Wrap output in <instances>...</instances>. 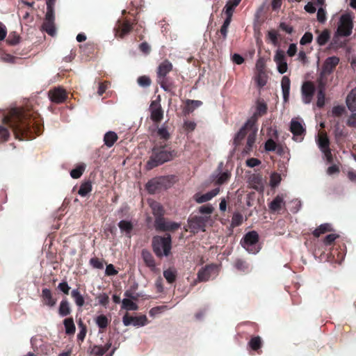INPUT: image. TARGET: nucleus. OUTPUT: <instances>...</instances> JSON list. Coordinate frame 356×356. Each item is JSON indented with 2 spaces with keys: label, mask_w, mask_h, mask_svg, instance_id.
Masks as SVG:
<instances>
[{
  "label": "nucleus",
  "mask_w": 356,
  "mask_h": 356,
  "mask_svg": "<svg viewBox=\"0 0 356 356\" xmlns=\"http://www.w3.org/2000/svg\"><path fill=\"white\" fill-rule=\"evenodd\" d=\"M3 122L13 129L15 138L20 140H24L22 136L26 133L31 124L28 114L17 108L12 109L9 115L4 118Z\"/></svg>",
  "instance_id": "obj_1"
},
{
  "label": "nucleus",
  "mask_w": 356,
  "mask_h": 356,
  "mask_svg": "<svg viewBox=\"0 0 356 356\" xmlns=\"http://www.w3.org/2000/svg\"><path fill=\"white\" fill-rule=\"evenodd\" d=\"M177 156L175 151L165 150L164 147H154L152 153L147 162L146 168L152 170L163 163L171 161Z\"/></svg>",
  "instance_id": "obj_2"
},
{
  "label": "nucleus",
  "mask_w": 356,
  "mask_h": 356,
  "mask_svg": "<svg viewBox=\"0 0 356 356\" xmlns=\"http://www.w3.org/2000/svg\"><path fill=\"white\" fill-rule=\"evenodd\" d=\"M172 240L170 234L166 236H156L152 238L154 252L159 257H167L170 253Z\"/></svg>",
  "instance_id": "obj_3"
},
{
  "label": "nucleus",
  "mask_w": 356,
  "mask_h": 356,
  "mask_svg": "<svg viewBox=\"0 0 356 356\" xmlns=\"http://www.w3.org/2000/svg\"><path fill=\"white\" fill-rule=\"evenodd\" d=\"M259 238V234L256 231H250L244 235L240 243L248 253L255 254L261 250Z\"/></svg>",
  "instance_id": "obj_4"
},
{
  "label": "nucleus",
  "mask_w": 356,
  "mask_h": 356,
  "mask_svg": "<svg viewBox=\"0 0 356 356\" xmlns=\"http://www.w3.org/2000/svg\"><path fill=\"white\" fill-rule=\"evenodd\" d=\"M353 28V17L350 14L342 15L339 19L337 34L347 37L351 35Z\"/></svg>",
  "instance_id": "obj_5"
},
{
  "label": "nucleus",
  "mask_w": 356,
  "mask_h": 356,
  "mask_svg": "<svg viewBox=\"0 0 356 356\" xmlns=\"http://www.w3.org/2000/svg\"><path fill=\"white\" fill-rule=\"evenodd\" d=\"M210 219V216H193L188 220V225L191 232L197 233L200 231L204 232L206 224Z\"/></svg>",
  "instance_id": "obj_6"
},
{
  "label": "nucleus",
  "mask_w": 356,
  "mask_h": 356,
  "mask_svg": "<svg viewBox=\"0 0 356 356\" xmlns=\"http://www.w3.org/2000/svg\"><path fill=\"white\" fill-rule=\"evenodd\" d=\"M169 182L168 177H161L149 181L146 184V189L149 193L154 194L162 188H167V183Z\"/></svg>",
  "instance_id": "obj_7"
},
{
  "label": "nucleus",
  "mask_w": 356,
  "mask_h": 356,
  "mask_svg": "<svg viewBox=\"0 0 356 356\" xmlns=\"http://www.w3.org/2000/svg\"><path fill=\"white\" fill-rule=\"evenodd\" d=\"M339 63V58L337 56H330L325 59L322 67L320 74L321 80L323 81L327 75H330Z\"/></svg>",
  "instance_id": "obj_8"
},
{
  "label": "nucleus",
  "mask_w": 356,
  "mask_h": 356,
  "mask_svg": "<svg viewBox=\"0 0 356 356\" xmlns=\"http://www.w3.org/2000/svg\"><path fill=\"white\" fill-rule=\"evenodd\" d=\"M154 227L157 231L160 232L172 231L178 229L180 227V224L166 221L163 216H160L155 218Z\"/></svg>",
  "instance_id": "obj_9"
},
{
  "label": "nucleus",
  "mask_w": 356,
  "mask_h": 356,
  "mask_svg": "<svg viewBox=\"0 0 356 356\" xmlns=\"http://www.w3.org/2000/svg\"><path fill=\"white\" fill-rule=\"evenodd\" d=\"M150 118L154 122H160L163 118V111L159 100L152 101L149 106Z\"/></svg>",
  "instance_id": "obj_10"
},
{
  "label": "nucleus",
  "mask_w": 356,
  "mask_h": 356,
  "mask_svg": "<svg viewBox=\"0 0 356 356\" xmlns=\"http://www.w3.org/2000/svg\"><path fill=\"white\" fill-rule=\"evenodd\" d=\"M315 92V87L312 82H305L301 88L302 100L304 104L311 103Z\"/></svg>",
  "instance_id": "obj_11"
},
{
  "label": "nucleus",
  "mask_w": 356,
  "mask_h": 356,
  "mask_svg": "<svg viewBox=\"0 0 356 356\" xmlns=\"http://www.w3.org/2000/svg\"><path fill=\"white\" fill-rule=\"evenodd\" d=\"M254 121L252 120H248L245 124L240 129L238 132L236 134L234 138V145L235 147H238L241 144L242 140L244 139L245 136H248V131L252 128Z\"/></svg>",
  "instance_id": "obj_12"
},
{
  "label": "nucleus",
  "mask_w": 356,
  "mask_h": 356,
  "mask_svg": "<svg viewBox=\"0 0 356 356\" xmlns=\"http://www.w3.org/2000/svg\"><path fill=\"white\" fill-rule=\"evenodd\" d=\"M122 322L125 326L133 325L134 326L141 327L147 324V318L145 315L130 316L128 314H126L122 318Z\"/></svg>",
  "instance_id": "obj_13"
},
{
  "label": "nucleus",
  "mask_w": 356,
  "mask_h": 356,
  "mask_svg": "<svg viewBox=\"0 0 356 356\" xmlns=\"http://www.w3.org/2000/svg\"><path fill=\"white\" fill-rule=\"evenodd\" d=\"M217 267L215 265H208L199 270L197 280L198 282H207L216 273Z\"/></svg>",
  "instance_id": "obj_14"
},
{
  "label": "nucleus",
  "mask_w": 356,
  "mask_h": 356,
  "mask_svg": "<svg viewBox=\"0 0 356 356\" xmlns=\"http://www.w3.org/2000/svg\"><path fill=\"white\" fill-rule=\"evenodd\" d=\"M55 14L46 13L44 21L42 24V29L49 35L54 36L56 34Z\"/></svg>",
  "instance_id": "obj_15"
},
{
  "label": "nucleus",
  "mask_w": 356,
  "mask_h": 356,
  "mask_svg": "<svg viewBox=\"0 0 356 356\" xmlns=\"http://www.w3.org/2000/svg\"><path fill=\"white\" fill-rule=\"evenodd\" d=\"M257 132V129L255 127V123H254L252 128L248 131L246 145L242 151L243 154H248L252 151V148L256 140Z\"/></svg>",
  "instance_id": "obj_16"
},
{
  "label": "nucleus",
  "mask_w": 356,
  "mask_h": 356,
  "mask_svg": "<svg viewBox=\"0 0 356 356\" xmlns=\"http://www.w3.org/2000/svg\"><path fill=\"white\" fill-rule=\"evenodd\" d=\"M250 186L257 191L263 192L264 189V181L259 174H252L248 178Z\"/></svg>",
  "instance_id": "obj_17"
},
{
  "label": "nucleus",
  "mask_w": 356,
  "mask_h": 356,
  "mask_svg": "<svg viewBox=\"0 0 356 356\" xmlns=\"http://www.w3.org/2000/svg\"><path fill=\"white\" fill-rule=\"evenodd\" d=\"M222 163H220L218 167L217 171L218 172L216 174L213 175V181L216 184L221 185L227 182L230 177L231 173L226 170L225 172H222Z\"/></svg>",
  "instance_id": "obj_18"
},
{
  "label": "nucleus",
  "mask_w": 356,
  "mask_h": 356,
  "mask_svg": "<svg viewBox=\"0 0 356 356\" xmlns=\"http://www.w3.org/2000/svg\"><path fill=\"white\" fill-rule=\"evenodd\" d=\"M290 131L293 134V138H296V140H298V137L305 135L306 132V130L303 127L302 122L295 118H293L291 121Z\"/></svg>",
  "instance_id": "obj_19"
},
{
  "label": "nucleus",
  "mask_w": 356,
  "mask_h": 356,
  "mask_svg": "<svg viewBox=\"0 0 356 356\" xmlns=\"http://www.w3.org/2000/svg\"><path fill=\"white\" fill-rule=\"evenodd\" d=\"M49 97L51 102L60 104L65 100L66 92L64 89L57 88L49 92Z\"/></svg>",
  "instance_id": "obj_20"
},
{
  "label": "nucleus",
  "mask_w": 356,
  "mask_h": 356,
  "mask_svg": "<svg viewBox=\"0 0 356 356\" xmlns=\"http://www.w3.org/2000/svg\"><path fill=\"white\" fill-rule=\"evenodd\" d=\"M220 192V188H216L205 194L196 193L194 195L195 201L198 204H202L211 200L213 197L216 196Z\"/></svg>",
  "instance_id": "obj_21"
},
{
  "label": "nucleus",
  "mask_w": 356,
  "mask_h": 356,
  "mask_svg": "<svg viewBox=\"0 0 356 356\" xmlns=\"http://www.w3.org/2000/svg\"><path fill=\"white\" fill-rule=\"evenodd\" d=\"M172 70V64L168 60L162 62L158 67L157 79H168L167 74Z\"/></svg>",
  "instance_id": "obj_22"
},
{
  "label": "nucleus",
  "mask_w": 356,
  "mask_h": 356,
  "mask_svg": "<svg viewBox=\"0 0 356 356\" xmlns=\"http://www.w3.org/2000/svg\"><path fill=\"white\" fill-rule=\"evenodd\" d=\"M291 81L288 76H284L281 81V87L284 102H288L290 93Z\"/></svg>",
  "instance_id": "obj_23"
},
{
  "label": "nucleus",
  "mask_w": 356,
  "mask_h": 356,
  "mask_svg": "<svg viewBox=\"0 0 356 356\" xmlns=\"http://www.w3.org/2000/svg\"><path fill=\"white\" fill-rule=\"evenodd\" d=\"M42 298L44 305L53 307L56 303V300L53 298L51 291L49 289H43L42 291Z\"/></svg>",
  "instance_id": "obj_24"
},
{
  "label": "nucleus",
  "mask_w": 356,
  "mask_h": 356,
  "mask_svg": "<svg viewBox=\"0 0 356 356\" xmlns=\"http://www.w3.org/2000/svg\"><path fill=\"white\" fill-rule=\"evenodd\" d=\"M346 103L348 108L351 112L356 111V88L353 89L348 95L346 99Z\"/></svg>",
  "instance_id": "obj_25"
},
{
  "label": "nucleus",
  "mask_w": 356,
  "mask_h": 356,
  "mask_svg": "<svg viewBox=\"0 0 356 356\" xmlns=\"http://www.w3.org/2000/svg\"><path fill=\"white\" fill-rule=\"evenodd\" d=\"M111 347V343L108 342L104 346H94L90 350V354L95 356H103Z\"/></svg>",
  "instance_id": "obj_26"
},
{
  "label": "nucleus",
  "mask_w": 356,
  "mask_h": 356,
  "mask_svg": "<svg viewBox=\"0 0 356 356\" xmlns=\"http://www.w3.org/2000/svg\"><path fill=\"white\" fill-rule=\"evenodd\" d=\"M149 204L150 208L152 210V213L156 218H159L160 216H163L164 214V209L162 205L156 201L149 200Z\"/></svg>",
  "instance_id": "obj_27"
},
{
  "label": "nucleus",
  "mask_w": 356,
  "mask_h": 356,
  "mask_svg": "<svg viewBox=\"0 0 356 356\" xmlns=\"http://www.w3.org/2000/svg\"><path fill=\"white\" fill-rule=\"evenodd\" d=\"M325 83L321 80L318 86V90L317 94V102L316 105L318 107L321 108L325 105Z\"/></svg>",
  "instance_id": "obj_28"
},
{
  "label": "nucleus",
  "mask_w": 356,
  "mask_h": 356,
  "mask_svg": "<svg viewBox=\"0 0 356 356\" xmlns=\"http://www.w3.org/2000/svg\"><path fill=\"white\" fill-rule=\"evenodd\" d=\"M141 256L144 262L148 267L151 268H155V261L154 257L149 250L143 249L141 252Z\"/></svg>",
  "instance_id": "obj_29"
},
{
  "label": "nucleus",
  "mask_w": 356,
  "mask_h": 356,
  "mask_svg": "<svg viewBox=\"0 0 356 356\" xmlns=\"http://www.w3.org/2000/svg\"><path fill=\"white\" fill-rule=\"evenodd\" d=\"M118 137L114 131H108L105 134L104 137V144L108 147H111L118 140Z\"/></svg>",
  "instance_id": "obj_30"
},
{
  "label": "nucleus",
  "mask_w": 356,
  "mask_h": 356,
  "mask_svg": "<svg viewBox=\"0 0 356 356\" xmlns=\"http://www.w3.org/2000/svg\"><path fill=\"white\" fill-rule=\"evenodd\" d=\"M284 204V197L282 195H277L275 199L270 203L269 208L270 210L275 211L281 209Z\"/></svg>",
  "instance_id": "obj_31"
},
{
  "label": "nucleus",
  "mask_w": 356,
  "mask_h": 356,
  "mask_svg": "<svg viewBox=\"0 0 356 356\" xmlns=\"http://www.w3.org/2000/svg\"><path fill=\"white\" fill-rule=\"evenodd\" d=\"M331 231H332V225L329 223H324L318 227L313 232V234L316 237H319L321 234Z\"/></svg>",
  "instance_id": "obj_32"
},
{
  "label": "nucleus",
  "mask_w": 356,
  "mask_h": 356,
  "mask_svg": "<svg viewBox=\"0 0 356 356\" xmlns=\"http://www.w3.org/2000/svg\"><path fill=\"white\" fill-rule=\"evenodd\" d=\"M132 27H131V25L126 22L124 23H123L118 29H117V32H116V35L122 38L124 35H126L127 33H129L131 30Z\"/></svg>",
  "instance_id": "obj_33"
},
{
  "label": "nucleus",
  "mask_w": 356,
  "mask_h": 356,
  "mask_svg": "<svg viewBox=\"0 0 356 356\" xmlns=\"http://www.w3.org/2000/svg\"><path fill=\"white\" fill-rule=\"evenodd\" d=\"M71 312V309L70 307V304L67 300H63L59 306L58 313L61 316H65L70 314Z\"/></svg>",
  "instance_id": "obj_34"
},
{
  "label": "nucleus",
  "mask_w": 356,
  "mask_h": 356,
  "mask_svg": "<svg viewBox=\"0 0 356 356\" xmlns=\"http://www.w3.org/2000/svg\"><path fill=\"white\" fill-rule=\"evenodd\" d=\"M122 308L128 311H136L138 309V307L131 299L124 298L122 300Z\"/></svg>",
  "instance_id": "obj_35"
},
{
  "label": "nucleus",
  "mask_w": 356,
  "mask_h": 356,
  "mask_svg": "<svg viewBox=\"0 0 356 356\" xmlns=\"http://www.w3.org/2000/svg\"><path fill=\"white\" fill-rule=\"evenodd\" d=\"M64 325L65 328V332L67 334H73L75 332V325L72 318H65L64 320Z\"/></svg>",
  "instance_id": "obj_36"
},
{
  "label": "nucleus",
  "mask_w": 356,
  "mask_h": 356,
  "mask_svg": "<svg viewBox=\"0 0 356 356\" xmlns=\"http://www.w3.org/2000/svg\"><path fill=\"white\" fill-rule=\"evenodd\" d=\"M330 37L329 31L325 29L318 35L316 38V42L320 46L325 45L328 42Z\"/></svg>",
  "instance_id": "obj_37"
},
{
  "label": "nucleus",
  "mask_w": 356,
  "mask_h": 356,
  "mask_svg": "<svg viewBox=\"0 0 356 356\" xmlns=\"http://www.w3.org/2000/svg\"><path fill=\"white\" fill-rule=\"evenodd\" d=\"M92 191V184L90 181L83 183L78 191L79 195L82 197L86 196Z\"/></svg>",
  "instance_id": "obj_38"
},
{
  "label": "nucleus",
  "mask_w": 356,
  "mask_h": 356,
  "mask_svg": "<svg viewBox=\"0 0 356 356\" xmlns=\"http://www.w3.org/2000/svg\"><path fill=\"white\" fill-rule=\"evenodd\" d=\"M241 0H230L227 2L225 9V14L232 15L234 9L240 3Z\"/></svg>",
  "instance_id": "obj_39"
},
{
  "label": "nucleus",
  "mask_w": 356,
  "mask_h": 356,
  "mask_svg": "<svg viewBox=\"0 0 356 356\" xmlns=\"http://www.w3.org/2000/svg\"><path fill=\"white\" fill-rule=\"evenodd\" d=\"M95 321L97 325L101 329H105L109 323L108 318L104 314L97 316Z\"/></svg>",
  "instance_id": "obj_40"
},
{
  "label": "nucleus",
  "mask_w": 356,
  "mask_h": 356,
  "mask_svg": "<svg viewBox=\"0 0 356 356\" xmlns=\"http://www.w3.org/2000/svg\"><path fill=\"white\" fill-rule=\"evenodd\" d=\"M71 296L78 307H82L84 305V298L78 289H73Z\"/></svg>",
  "instance_id": "obj_41"
},
{
  "label": "nucleus",
  "mask_w": 356,
  "mask_h": 356,
  "mask_svg": "<svg viewBox=\"0 0 356 356\" xmlns=\"http://www.w3.org/2000/svg\"><path fill=\"white\" fill-rule=\"evenodd\" d=\"M318 145L321 152L330 148V141L326 134L319 136Z\"/></svg>",
  "instance_id": "obj_42"
},
{
  "label": "nucleus",
  "mask_w": 356,
  "mask_h": 356,
  "mask_svg": "<svg viewBox=\"0 0 356 356\" xmlns=\"http://www.w3.org/2000/svg\"><path fill=\"white\" fill-rule=\"evenodd\" d=\"M118 227L122 232H124L127 234H130L133 229V225L130 221L120 220L118 223Z\"/></svg>",
  "instance_id": "obj_43"
},
{
  "label": "nucleus",
  "mask_w": 356,
  "mask_h": 356,
  "mask_svg": "<svg viewBox=\"0 0 356 356\" xmlns=\"http://www.w3.org/2000/svg\"><path fill=\"white\" fill-rule=\"evenodd\" d=\"M202 104V102L199 100H191L186 101V110L188 112H192L193 110Z\"/></svg>",
  "instance_id": "obj_44"
},
{
  "label": "nucleus",
  "mask_w": 356,
  "mask_h": 356,
  "mask_svg": "<svg viewBox=\"0 0 356 356\" xmlns=\"http://www.w3.org/2000/svg\"><path fill=\"white\" fill-rule=\"evenodd\" d=\"M157 135L161 139L163 140H168L170 137V134L164 124L158 128Z\"/></svg>",
  "instance_id": "obj_45"
},
{
  "label": "nucleus",
  "mask_w": 356,
  "mask_h": 356,
  "mask_svg": "<svg viewBox=\"0 0 356 356\" xmlns=\"http://www.w3.org/2000/svg\"><path fill=\"white\" fill-rule=\"evenodd\" d=\"M85 170L84 165H79L70 172V175L74 179L79 178L83 173Z\"/></svg>",
  "instance_id": "obj_46"
},
{
  "label": "nucleus",
  "mask_w": 356,
  "mask_h": 356,
  "mask_svg": "<svg viewBox=\"0 0 356 356\" xmlns=\"http://www.w3.org/2000/svg\"><path fill=\"white\" fill-rule=\"evenodd\" d=\"M261 340L259 337H254L252 338L249 342L250 348L254 350H258L261 347Z\"/></svg>",
  "instance_id": "obj_47"
},
{
  "label": "nucleus",
  "mask_w": 356,
  "mask_h": 356,
  "mask_svg": "<svg viewBox=\"0 0 356 356\" xmlns=\"http://www.w3.org/2000/svg\"><path fill=\"white\" fill-rule=\"evenodd\" d=\"M334 134L337 139L346 136V134L343 131V129L340 127L339 122H337L334 125Z\"/></svg>",
  "instance_id": "obj_48"
},
{
  "label": "nucleus",
  "mask_w": 356,
  "mask_h": 356,
  "mask_svg": "<svg viewBox=\"0 0 356 356\" xmlns=\"http://www.w3.org/2000/svg\"><path fill=\"white\" fill-rule=\"evenodd\" d=\"M137 82L141 87H149L151 84V79L147 76H141L138 78Z\"/></svg>",
  "instance_id": "obj_49"
},
{
  "label": "nucleus",
  "mask_w": 356,
  "mask_h": 356,
  "mask_svg": "<svg viewBox=\"0 0 356 356\" xmlns=\"http://www.w3.org/2000/svg\"><path fill=\"white\" fill-rule=\"evenodd\" d=\"M163 276L169 283H172L175 280V272L171 269L164 270Z\"/></svg>",
  "instance_id": "obj_50"
},
{
  "label": "nucleus",
  "mask_w": 356,
  "mask_h": 356,
  "mask_svg": "<svg viewBox=\"0 0 356 356\" xmlns=\"http://www.w3.org/2000/svg\"><path fill=\"white\" fill-rule=\"evenodd\" d=\"M157 82L165 91H170L171 90L172 85L169 83L168 79H157Z\"/></svg>",
  "instance_id": "obj_51"
},
{
  "label": "nucleus",
  "mask_w": 356,
  "mask_h": 356,
  "mask_svg": "<svg viewBox=\"0 0 356 356\" xmlns=\"http://www.w3.org/2000/svg\"><path fill=\"white\" fill-rule=\"evenodd\" d=\"M313 40V35L310 32H306L300 40L301 45H305L312 42Z\"/></svg>",
  "instance_id": "obj_52"
},
{
  "label": "nucleus",
  "mask_w": 356,
  "mask_h": 356,
  "mask_svg": "<svg viewBox=\"0 0 356 356\" xmlns=\"http://www.w3.org/2000/svg\"><path fill=\"white\" fill-rule=\"evenodd\" d=\"M236 268L243 272H245L248 268V264L242 259H236L234 264Z\"/></svg>",
  "instance_id": "obj_53"
},
{
  "label": "nucleus",
  "mask_w": 356,
  "mask_h": 356,
  "mask_svg": "<svg viewBox=\"0 0 356 356\" xmlns=\"http://www.w3.org/2000/svg\"><path fill=\"white\" fill-rule=\"evenodd\" d=\"M346 111L345 107L343 106H335L332 109V115L334 117H339L342 115Z\"/></svg>",
  "instance_id": "obj_54"
},
{
  "label": "nucleus",
  "mask_w": 356,
  "mask_h": 356,
  "mask_svg": "<svg viewBox=\"0 0 356 356\" xmlns=\"http://www.w3.org/2000/svg\"><path fill=\"white\" fill-rule=\"evenodd\" d=\"M278 33L275 30H270L268 32V38L270 40L272 44L277 45L278 44Z\"/></svg>",
  "instance_id": "obj_55"
},
{
  "label": "nucleus",
  "mask_w": 356,
  "mask_h": 356,
  "mask_svg": "<svg viewBox=\"0 0 356 356\" xmlns=\"http://www.w3.org/2000/svg\"><path fill=\"white\" fill-rule=\"evenodd\" d=\"M20 38L16 33H10L7 39L8 42L11 45H15L19 42Z\"/></svg>",
  "instance_id": "obj_56"
},
{
  "label": "nucleus",
  "mask_w": 356,
  "mask_h": 356,
  "mask_svg": "<svg viewBox=\"0 0 356 356\" xmlns=\"http://www.w3.org/2000/svg\"><path fill=\"white\" fill-rule=\"evenodd\" d=\"M339 237L338 234H330L327 235L324 240L323 243L325 245H330L333 243V242Z\"/></svg>",
  "instance_id": "obj_57"
},
{
  "label": "nucleus",
  "mask_w": 356,
  "mask_h": 356,
  "mask_svg": "<svg viewBox=\"0 0 356 356\" xmlns=\"http://www.w3.org/2000/svg\"><path fill=\"white\" fill-rule=\"evenodd\" d=\"M265 149L268 152L275 151L277 149V145L272 139H268L265 143Z\"/></svg>",
  "instance_id": "obj_58"
},
{
  "label": "nucleus",
  "mask_w": 356,
  "mask_h": 356,
  "mask_svg": "<svg viewBox=\"0 0 356 356\" xmlns=\"http://www.w3.org/2000/svg\"><path fill=\"white\" fill-rule=\"evenodd\" d=\"M317 19L321 23H324L326 20V12L323 8H319L317 11Z\"/></svg>",
  "instance_id": "obj_59"
},
{
  "label": "nucleus",
  "mask_w": 356,
  "mask_h": 356,
  "mask_svg": "<svg viewBox=\"0 0 356 356\" xmlns=\"http://www.w3.org/2000/svg\"><path fill=\"white\" fill-rule=\"evenodd\" d=\"M200 213L202 214H207L210 216V214L213 211V207L211 205H204L200 207Z\"/></svg>",
  "instance_id": "obj_60"
},
{
  "label": "nucleus",
  "mask_w": 356,
  "mask_h": 356,
  "mask_svg": "<svg viewBox=\"0 0 356 356\" xmlns=\"http://www.w3.org/2000/svg\"><path fill=\"white\" fill-rule=\"evenodd\" d=\"M281 181L280 176L278 174L273 173L270 176V184L271 186L275 187L279 184Z\"/></svg>",
  "instance_id": "obj_61"
},
{
  "label": "nucleus",
  "mask_w": 356,
  "mask_h": 356,
  "mask_svg": "<svg viewBox=\"0 0 356 356\" xmlns=\"http://www.w3.org/2000/svg\"><path fill=\"white\" fill-rule=\"evenodd\" d=\"M97 298L99 303L104 307H106L109 302V298L106 293L100 294Z\"/></svg>",
  "instance_id": "obj_62"
},
{
  "label": "nucleus",
  "mask_w": 356,
  "mask_h": 356,
  "mask_svg": "<svg viewBox=\"0 0 356 356\" xmlns=\"http://www.w3.org/2000/svg\"><path fill=\"white\" fill-rule=\"evenodd\" d=\"M90 264L97 269H102L104 267L103 263L98 258L90 259Z\"/></svg>",
  "instance_id": "obj_63"
},
{
  "label": "nucleus",
  "mask_w": 356,
  "mask_h": 356,
  "mask_svg": "<svg viewBox=\"0 0 356 356\" xmlns=\"http://www.w3.org/2000/svg\"><path fill=\"white\" fill-rule=\"evenodd\" d=\"M352 113L346 123L349 127H356V111Z\"/></svg>",
  "instance_id": "obj_64"
}]
</instances>
